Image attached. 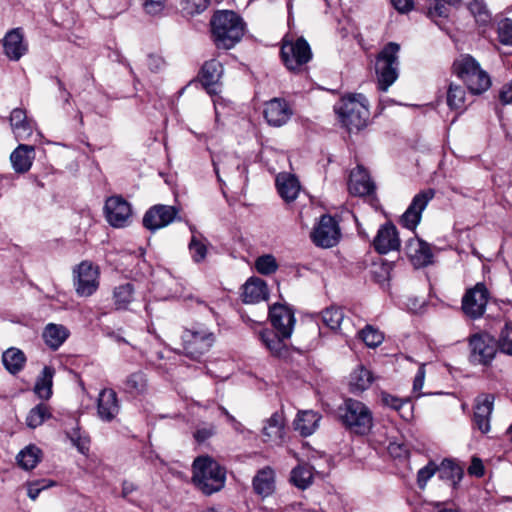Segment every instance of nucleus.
<instances>
[{"mask_svg":"<svg viewBox=\"0 0 512 512\" xmlns=\"http://www.w3.org/2000/svg\"><path fill=\"white\" fill-rule=\"evenodd\" d=\"M267 301L269 299V289L267 283L258 278V300Z\"/></svg>","mask_w":512,"mask_h":512,"instance_id":"64","label":"nucleus"},{"mask_svg":"<svg viewBox=\"0 0 512 512\" xmlns=\"http://www.w3.org/2000/svg\"><path fill=\"white\" fill-rule=\"evenodd\" d=\"M359 334L363 342L372 348L379 346L384 340L383 334L371 325H367Z\"/></svg>","mask_w":512,"mask_h":512,"instance_id":"47","label":"nucleus"},{"mask_svg":"<svg viewBox=\"0 0 512 512\" xmlns=\"http://www.w3.org/2000/svg\"><path fill=\"white\" fill-rule=\"evenodd\" d=\"M275 490V473L270 467L258 471V495L268 497Z\"/></svg>","mask_w":512,"mask_h":512,"instance_id":"37","label":"nucleus"},{"mask_svg":"<svg viewBox=\"0 0 512 512\" xmlns=\"http://www.w3.org/2000/svg\"><path fill=\"white\" fill-rule=\"evenodd\" d=\"M51 417L52 414L49 406L44 403H40L29 411L26 417V424L29 428L35 429L41 426L46 419Z\"/></svg>","mask_w":512,"mask_h":512,"instance_id":"38","label":"nucleus"},{"mask_svg":"<svg viewBox=\"0 0 512 512\" xmlns=\"http://www.w3.org/2000/svg\"><path fill=\"white\" fill-rule=\"evenodd\" d=\"M214 44L218 49L233 48L244 35V23L233 11H217L210 21Z\"/></svg>","mask_w":512,"mask_h":512,"instance_id":"1","label":"nucleus"},{"mask_svg":"<svg viewBox=\"0 0 512 512\" xmlns=\"http://www.w3.org/2000/svg\"><path fill=\"white\" fill-rule=\"evenodd\" d=\"M312 242L321 248L335 246L341 237L338 222L330 215H322L311 232Z\"/></svg>","mask_w":512,"mask_h":512,"instance_id":"9","label":"nucleus"},{"mask_svg":"<svg viewBox=\"0 0 512 512\" xmlns=\"http://www.w3.org/2000/svg\"><path fill=\"white\" fill-rule=\"evenodd\" d=\"M392 5L401 13L408 12L413 8L412 0H391Z\"/></svg>","mask_w":512,"mask_h":512,"instance_id":"62","label":"nucleus"},{"mask_svg":"<svg viewBox=\"0 0 512 512\" xmlns=\"http://www.w3.org/2000/svg\"><path fill=\"white\" fill-rule=\"evenodd\" d=\"M120 411L117 393L111 388L100 391L97 399V414L104 422H111Z\"/></svg>","mask_w":512,"mask_h":512,"instance_id":"21","label":"nucleus"},{"mask_svg":"<svg viewBox=\"0 0 512 512\" xmlns=\"http://www.w3.org/2000/svg\"><path fill=\"white\" fill-rule=\"evenodd\" d=\"M469 11L475 17L476 22L481 25H487L491 20V15L484 3V0H473L468 5Z\"/></svg>","mask_w":512,"mask_h":512,"instance_id":"45","label":"nucleus"},{"mask_svg":"<svg viewBox=\"0 0 512 512\" xmlns=\"http://www.w3.org/2000/svg\"><path fill=\"white\" fill-rule=\"evenodd\" d=\"M210 0H181V10L185 15L200 14L207 9Z\"/></svg>","mask_w":512,"mask_h":512,"instance_id":"48","label":"nucleus"},{"mask_svg":"<svg viewBox=\"0 0 512 512\" xmlns=\"http://www.w3.org/2000/svg\"><path fill=\"white\" fill-rule=\"evenodd\" d=\"M468 472L471 475H475L478 477L483 476L484 474V466L482 461L479 458L474 457L472 459L471 465L468 468Z\"/></svg>","mask_w":512,"mask_h":512,"instance_id":"60","label":"nucleus"},{"mask_svg":"<svg viewBox=\"0 0 512 512\" xmlns=\"http://www.w3.org/2000/svg\"><path fill=\"white\" fill-rule=\"evenodd\" d=\"M348 188L356 196L371 195L375 191V184L363 166L358 165L350 173Z\"/></svg>","mask_w":512,"mask_h":512,"instance_id":"23","label":"nucleus"},{"mask_svg":"<svg viewBox=\"0 0 512 512\" xmlns=\"http://www.w3.org/2000/svg\"><path fill=\"white\" fill-rule=\"evenodd\" d=\"M269 319L276 332L282 337H291L295 317L293 312L286 306L274 304L269 307Z\"/></svg>","mask_w":512,"mask_h":512,"instance_id":"18","label":"nucleus"},{"mask_svg":"<svg viewBox=\"0 0 512 512\" xmlns=\"http://www.w3.org/2000/svg\"><path fill=\"white\" fill-rule=\"evenodd\" d=\"M226 480V471L209 456L197 457L193 462L192 481L205 495L220 491Z\"/></svg>","mask_w":512,"mask_h":512,"instance_id":"2","label":"nucleus"},{"mask_svg":"<svg viewBox=\"0 0 512 512\" xmlns=\"http://www.w3.org/2000/svg\"><path fill=\"white\" fill-rule=\"evenodd\" d=\"M438 472V467L434 463H429L421 468L417 474V482L420 488H424L428 480Z\"/></svg>","mask_w":512,"mask_h":512,"instance_id":"54","label":"nucleus"},{"mask_svg":"<svg viewBox=\"0 0 512 512\" xmlns=\"http://www.w3.org/2000/svg\"><path fill=\"white\" fill-rule=\"evenodd\" d=\"M439 477L451 483L453 488L460 482L463 477V469L451 460L445 459L438 467Z\"/></svg>","mask_w":512,"mask_h":512,"instance_id":"35","label":"nucleus"},{"mask_svg":"<svg viewBox=\"0 0 512 512\" xmlns=\"http://www.w3.org/2000/svg\"><path fill=\"white\" fill-rule=\"evenodd\" d=\"M400 245L398 231L391 223L382 225L373 240L374 249L379 254H387L390 251L399 250Z\"/></svg>","mask_w":512,"mask_h":512,"instance_id":"20","label":"nucleus"},{"mask_svg":"<svg viewBox=\"0 0 512 512\" xmlns=\"http://www.w3.org/2000/svg\"><path fill=\"white\" fill-rule=\"evenodd\" d=\"M374 379L372 372L360 365L350 375V391L352 393H361L371 386Z\"/></svg>","mask_w":512,"mask_h":512,"instance_id":"31","label":"nucleus"},{"mask_svg":"<svg viewBox=\"0 0 512 512\" xmlns=\"http://www.w3.org/2000/svg\"><path fill=\"white\" fill-rule=\"evenodd\" d=\"M284 433L285 423L283 414L275 412L264 421L261 430L262 441L271 445H280L283 441Z\"/></svg>","mask_w":512,"mask_h":512,"instance_id":"22","label":"nucleus"},{"mask_svg":"<svg viewBox=\"0 0 512 512\" xmlns=\"http://www.w3.org/2000/svg\"><path fill=\"white\" fill-rule=\"evenodd\" d=\"M55 369L52 366H45L36 379L34 393L42 400H48L52 396L53 377Z\"/></svg>","mask_w":512,"mask_h":512,"instance_id":"29","label":"nucleus"},{"mask_svg":"<svg viewBox=\"0 0 512 512\" xmlns=\"http://www.w3.org/2000/svg\"><path fill=\"white\" fill-rule=\"evenodd\" d=\"M53 485L52 481L46 483V480H37L34 482L28 483V496L32 500H36L38 495L43 489H46Z\"/></svg>","mask_w":512,"mask_h":512,"instance_id":"56","label":"nucleus"},{"mask_svg":"<svg viewBox=\"0 0 512 512\" xmlns=\"http://www.w3.org/2000/svg\"><path fill=\"white\" fill-rule=\"evenodd\" d=\"M39 450L34 446H29L19 452L17 455V463L25 470L33 469L39 462Z\"/></svg>","mask_w":512,"mask_h":512,"instance_id":"43","label":"nucleus"},{"mask_svg":"<svg viewBox=\"0 0 512 512\" xmlns=\"http://www.w3.org/2000/svg\"><path fill=\"white\" fill-rule=\"evenodd\" d=\"M147 389V378L145 373L137 371L130 374L125 380V390L132 395H139Z\"/></svg>","mask_w":512,"mask_h":512,"instance_id":"41","label":"nucleus"},{"mask_svg":"<svg viewBox=\"0 0 512 512\" xmlns=\"http://www.w3.org/2000/svg\"><path fill=\"white\" fill-rule=\"evenodd\" d=\"M215 434L213 426L198 428L194 432V438L198 443H203Z\"/></svg>","mask_w":512,"mask_h":512,"instance_id":"58","label":"nucleus"},{"mask_svg":"<svg viewBox=\"0 0 512 512\" xmlns=\"http://www.w3.org/2000/svg\"><path fill=\"white\" fill-rule=\"evenodd\" d=\"M2 362L11 374H17L23 369L26 357L20 349L12 347L3 353Z\"/></svg>","mask_w":512,"mask_h":512,"instance_id":"33","label":"nucleus"},{"mask_svg":"<svg viewBox=\"0 0 512 512\" xmlns=\"http://www.w3.org/2000/svg\"><path fill=\"white\" fill-rule=\"evenodd\" d=\"M498 39L503 45L512 46V20L504 18L498 22Z\"/></svg>","mask_w":512,"mask_h":512,"instance_id":"52","label":"nucleus"},{"mask_svg":"<svg viewBox=\"0 0 512 512\" xmlns=\"http://www.w3.org/2000/svg\"><path fill=\"white\" fill-rule=\"evenodd\" d=\"M489 299V291L484 283L479 282L468 289L462 298V311L471 318L478 319L483 316Z\"/></svg>","mask_w":512,"mask_h":512,"instance_id":"12","label":"nucleus"},{"mask_svg":"<svg viewBox=\"0 0 512 512\" xmlns=\"http://www.w3.org/2000/svg\"><path fill=\"white\" fill-rule=\"evenodd\" d=\"M68 438L71 440L74 446L82 454H87L89 451L90 439L87 435H82L78 427L72 429L67 433Z\"/></svg>","mask_w":512,"mask_h":512,"instance_id":"51","label":"nucleus"},{"mask_svg":"<svg viewBox=\"0 0 512 512\" xmlns=\"http://www.w3.org/2000/svg\"><path fill=\"white\" fill-rule=\"evenodd\" d=\"M188 249L195 263H200L205 260L207 256V245L196 235H192Z\"/></svg>","mask_w":512,"mask_h":512,"instance_id":"46","label":"nucleus"},{"mask_svg":"<svg viewBox=\"0 0 512 512\" xmlns=\"http://www.w3.org/2000/svg\"><path fill=\"white\" fill-rule=\"evenodd\" d=\"M281 57L289 70L298 71L311 60L312 52L308 42L301 37L295 42H284Z\"/></svg>","mask_w":512,"mask_h":512,"instance_id":"10","label":"nucleus"},{"mask_svg":"<svg viewBox=\"0 0 512 512\" xmlns=\"http://www.w3.org/2000/svg\"><path fill=\"white\" fill-rule=\"evenodd\" d=\"M4 54L11 61H18L28 51V45L24 41L22 28L17 27L9 30L3 40Z\"/></svg>","mask_w":512,"mask_h":512,"instance_id":"19","label":"nucleus"},{"mask_svg":"<svg viewBox=\"0 0 512 512\" xmlns=\"http://www.w3.org/2000/svg\"><path fill=\"white\" fill-rule=\"evenodd\" d=\"M321 416L314 411H303L298 414L295 420V429L298 430L301 435H311L318 426Z\"/></svg>","mask_w":512,"mask_h":512,"instance_id":"32","label":"nucleus"},{"mask_svg":"<svg viewBox=\"0 0 512 512\" xmlns=\"http://www.w3.org/2000/svg\"><path fill=\"white\" fill-rule=\"evenodd\" d=\"M278 262L272 254L258 256V273L263 275L274 274L278 270Z\"/></svg>","mask_w":512,"mask_h":512,"instance_id":"50","label":"nucleus"},{"mask_svg":"<svg viewBox=\"0 0 512 512\" xmlns=\"http://www.w3.org/2000/svg\"><path fill=\"white\" fill-rule=\"evenodd\" d=\"M181 338L184 353L193 360H199L215 341L214 334L200 325L184 329Z\"/></svg>","mask_w":512,"mask_h":512,"instance_id":"8","label":"nucleus"},{"mask_svg":"<svg viewBox=\"0 0 512 512\" xmlns=\"http://www.w3.org/2000/svg\"><path fill=\"white\" fill-rule=\"evenodd\" d=\"M498 350L512 357V323H506L496 339Z\"/></svg>","mask_w":512,"mask_h":512,"instance_id":"44","label":"nucleus"},{"mask_svg":"<svg viewBox=\"0 0 512 512\" xmlns=\"http://www.w3.org/2000/svg\"><path fill=\"white\" fill-rule=\"evenodd\" d=\"M424 379H425V368L422 365L419 367V369L415 375L414 381H413V391L414 392L421 391V389L423 388V385H424Z\"/></svg>","mask_w":512,"mask_h":512,"instance_id":"61","label":"nucleus"},{"mask_svg":"<svg viewBox=\"0 0 512 512\" xmlns=\"http://www.w3.org/2000/svg\"><path fill=\"white\" fill-rule=\"evenodd\" d=\"M10 126L17 140H26L33 133V123L27 118L26 111L22 108L12 110Z\"/></svg>","mask_w":512,"mask_h":512,"instance_id":"24","label":"nucleus"},{"mask_svg":"<svg viewBox=\"0 0 512 512\" xmlns=\"http://www.w3.org/2000/svg\"><path fill=\"white\" fill-rule=\"evenodd\" d=\"M134 299V286L131 283L121 284L114 288L113 300L117 310L127 309Z\"/></svg>","mask_w":512,"mask_h":512,"instance_id":"36","label":"nucleus"},{"mask_svg":"<svg viewBox=\"0 0 512 512\" xmlns=\"http://www.w3.org/2000/svg\"><path fill=\"white\" fill-rule=\"evenodd\" d=\"M276 187L281 198L287 203L293 202L301 189L296 176L289 173H280L277 175Z\"/></svg>","mask_w":512,"mask_h":512,"instance_id":"25","label":"nucleus"},{"mask_svg":"<svg viewBox=\"0 0 512 512\" xmlns=\"http://www.w3.org/2000/svg\"><path fill=\"white\" fill-rule=\"evenodd\" d=\"M407 254L414 264L418 266H426L430 264L433 257L430 246L420 239L409 241Z\"/></svg>","mask_w":512,"mask_h":512,"instance_id":"28","label":"nucleus"},{"mask_svg":"<svg viewBox=\"0 0 512 512\" xmlns=\"http://www.w3.org/2000/svg\"><path fill=\"white\" fill-rule=\"evenodd\" d=\"M76 293L81 297L91 296L99 286L98 267L91 262L83 261L73 270Z\"/></svg>","mask_w":512,"mask_h":512,"instance_id":"11","label":"nucleus"},{"mask_svg":"<svg viewBox=\"0 0 512 512\" xmlns=\"http://www.w3.org/2000/svg\"><path fill=\"white\" fill-rule=\"evenodd\" d=\"M500 100L503 104H512V81L502 89Z\"/></svg>","mask_w":512,"mask_h":512,"instance_id":"63","label":"nucleus"},{"mask_svg":"<svg viewBox=\"0 0 512 512\" xmlns=\"http://www.w3.org/2000/svg\"><path fill=\"white\" fill-rule=\"evenodd\" d=\"M43 339L52 350H57L68 338L69 331L60 324L50 323L43 331Z\"/></svg>","mask_w":512,"mask_h":512,"instance_id":"30","label":"nucleus"},{"mask_svg":"<svg viewBox=\"0 0 512 512\" xmlns=\"http://www.w3.org/2000/svg\"><path fill=\"white\" fill-rule=\"evenodd\" d=\"M240 299L244 304L256 302V276H251L240 288Z\"/></svg>","mask_w":512,"mask_h":512,"instance_id":"49","label":"nucleus"},{"mask_svg":"<svg viewBox=\"0 0 512 512\" xmlns=\"http://www.w3.org/2000/svg\"><path fill=\"white\" fill-rule=\"evenodd\" d=\"M339 419L343 426L357 435H366L373 426V415L363 402L348 398L338 408Z\"/></svg>","mask_w":512,"mask_h":512,"instance_id":"4","label":"nucleus"},{"mask_svg":"<svg viewBox=\"0 0 512 512\" xmlns=\"http://www.w3.org/2000/svg\"><path fill=\"white\" fill-rule=\"evenodd\" d=\"M340 122L350 132L359 131L367 126L370 112L367 99L362 94L342 97L334 106Z\"/></svg>","mask_w":512,"mask_h":512,"instance_id":"3","label":"nucleus"},{"mask_svg":"<svg viewBox=\"0 0 512 512\" xmlns=\"http://www.w3.org/2000/svg\"><path fill=\"white\" fill-rule=\"evenodd\" d=\"M449 7L447 0H429L427 15L434 19L436 17H448Z\"/></svg>","mask_w":512,"mask_h":512,"instance_id":"53","label":"nucleus"},{"mask_svg":"<svg viewBox=\"0 0 512 512\" xmlns=\"http://www.w3.org/2000/svg\"><path fill=\"white\" fill-rule=\"evenodd\" d=\"M455 74L466 84L472 94H482L491 86L490 76L470 55H463L453 63Z\"/></svg>","mask_w":512,"mask_h":512,"instance_id":"5","label":"nucleus"},{"mask_svg":"<svg viewBox=\"0 0 512 512\" xmlns=\"http://www.w3.org/2000/svg\"><path fill=\"white\" fill-rule=\"evenodd\" d=\"M263 115L273 127L285 125L293 115V109L284 98H273L264 104Z\"/></svg>","mask_w":512,"mask_h":512,"instance_id":"17","label":"nucleus"},{"mask_svg":"<svg viewBox=\"0 0 512 512\" xmlns=\"http://www.w3.org/2000/svg\"><path fill=\"white\" fill-rule=\"evenodd\" d=\"M469 362L473 365L489 367L498 353L494 336L487 332H478L468 337Z\"/></svg>","mask_w":512,"mask_h":512,"instance_id":"7","label":"nucleus"},{"mask_svg":"<svg viewBox=\"0 0 512 512\" xmlns=\"http://www.w3.org/2000/svg\"><path fill=\"white\" fill-rule=\"evenodd\" d=\"M466 92L459 84L450 83L447 90V104L451 109L465 107Z\"/></svg>","mask_w":512,"mask_h":512,"instance_id":"42","label":"nucleus"},{"mask_svg":"<svg viewBox=\"0 0 512 512\" xmlns=\"http://www.w3.org/2000/svg\"><path fill=\"white\" fill-rule=\"evenodd\" d=\"M104 212L107 222L115 228L127 226L132 215L130 203L122 196L109 197L105 202Z\"/></svg>","mask_w":512,"mask_h":512,"instance_id":"13","label":"nucleus"},{"mask_svg":"<svg viewBox=\"0 0 512 512\" xmlns=\"http://www.w3.org/2000/svg\"><path fill=\"white\" fill-rule=\"evenodd\" d=\"M289 338L290 337H282V335H279V333L276 331L263 332L261 334V339L267 349H269L271 353L276 356H280L286 349L284 341Z\"/></svg>","mask_w":512,"mask_h":512,"instance_id":"39","label":"nucleus"},{"mask_svg":"<svg viewBox=\"0 0 512 512\" xmlns=\"http://www.w3.org/2000/svg\"><path fill=\"white\" fill-rule=\"evenodd\" d=\"M34 156L33 146L20 144L10 155L14 171L19 174L28 172L32 166Z\"/></svg>","mask_w":512,"mask_h":512,"instance_id":"26","label":"nucleus"},{"mask_svg":"<svg viewBox=\"0 0 512 512\" xmlns=\"http://www.w3.org/2000/svg\"><path fill=\"white\" fill-rule=\"evenodd\" d=\"M178 212V209L174 206L155 205L144 214L143 226L150 231H156L172 223L176 219Z\"/></svg>","mask_w":512,"mask_h":512,"instance_id":"16","label":"nucleus"},{"mask_svg":"<svg viewBox=\"0 0 512 512\" xmlns=\"http://www.w3.org/2000/svg\"><path fill=\"white\" fill-rule=\"evenodd\" d=\"M435 192L433 189H427L416 194L402 215L400 222L403 227L409 230H415L419 224L423 210L426 208L430 200L433 199Z\"/></svg>","mask_w":512,"mask_h":512,"instance_id":"14","label":"nucleus"},{"mask_svg":"<svg viewBox=\"0 0 512 512\" xmlns=\"http://www.w3.org/2000/svg\"><path fill=\"white\" fill-rule=\"evenodd\" d=\"M222 74L223 66L218 60L211 59L204 63L199 78L208 93H215L213 87L218 84Z\"/></svg>","mask_w":512,"mask_h":512,"instance_id":"27","label":"nucleus"},{"mask_svg":"<svg viewBox=\"0 0 512 512\" xmlns=\"http://www.w3.org/2000/svg\"><path fill=\"white\" fill-rule=\"evenodd\" d=\"M495 397L493 394H480L475 398L473 406V425L481 433L486 434L490 431L491 415L494 409Z\"/></svg>","mask_w":512,"mask_h":512,"instance_id":"15","label":"nucleus"},{"mask_svg":"<svg viewBox=\"0 0 512 512\" xmlns=\"http://www.w3.org/2000/svg\"><path fill=\"white\" fill-rule=\"evenodd\" d=\"M167 0H144L143 9L149 15H159L166 7Z\"/></svg>","mask_w":512,"mask_h":512,"instance_id":"55","label":"nucleus"},{"mask_svg":"<svg viewBox=\"0 0 512 512\" xmlns=\"http://www.w3.org/2000/svg\"><path fill=\"white\" fill-rule=\"evenodd\" d=\"M381 401L385 406L395 410L401 409L402 406L407 403L406 400L398 398L386 392L381 393Z\"/></svg>","mask_w":512,"mask_h":512,"instance_id":"57","label":"nucleus"},{"mask_svg":"<svg viewBox=\"0 0 512 512\" xmlns=\"http://www.w3.org/2000/svg\"><path fill=\"white\" fill-rule=\"evenodd\" d=\"M321 319L324 326L332 331H337L344 320V313L341 308L328 307L322 311Z\"/></svg>","mask_w":512,"mask_h":512,"instance_id":"40","label":"nucleus"},{"mask_svg":"<svg viewBox=\"0 0 512 512\" xmlns=\"http://www.w3.org/2000/svg\"><path fill=\"white\" fill-rule=\"evenodd\" d=\"M164 59L156 54H150L147 58V65L152 72H158L164 66Z\"/></svg>","mask_w":512,"mask_h":512,"instance_id":"59","label":"nucleus"},{"mask_svg":"<svg viewBox=\"0 0 512 512\" xmlns=\"http://www.w3.org/2000/svg\"><path fill=\"white\" fill-rule=\"evenodd\" d=\"M290 481L299 489L308 488L313 482V467L309 464H299L292 469Z\"/></svg>","mask_w":512,"mask_h":512,"instance_id":"34","label":"nucleus"},{"mask_svg":"<svg viewBox=\"0 0 512 512\" xmlns=\"http://www.w3.org/2000/svg\"><path fill=\"white\" fill-rule=\"evenodd\" d=\"M399 50V44L389 42L377 56L375 69L378 78V86L381 91H387L398 78Z\"/></svg>","mask_w":512,"mask_h":512,"instance_id":"6","label":"nucleus"}]
</instances>
